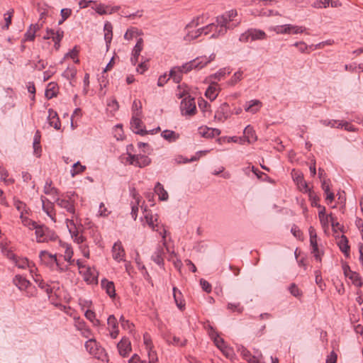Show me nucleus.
Wrapping results in <instances>:
<instances>
[{
	"mask_svg": "<svg viewBox=\"0 0 363 363\" xmlns=\"http://www.w3.org/2000/svg\"><path fill=\"white\" fill-rule=\"evenodd\" d=\"M241 22V20L238 18V13L236 10H230L225 12L220 16L216 18V23H218L220 28L218 33L212 34L211 38H216L219 36L224 35L228 29H233L238 26Z\"/></svg>",
	"mask_w": 363,
	"mask_h": 363,
	"instance_id": "1",
	"label": "nucleus"
},
{
	"mask_svg": "<svg viewBox=\"0 0 363 363\" xmlns=\"http://www.w3.org/2000/svg\"><path fill=\"white\" fill-rule=\"evenodd\" d=\"M166 230L163 228L162 232H160L162 235V240L161 244H159L152 255V259L158 265L162 266L164 264V256L166 252H169V248L166 242Z\"/></svg>",
	"mask_w": 363,
	"mask_h": 363,
	"instance_id": "2",
	"label": "nucleus"
},
{
	"mask_svg": "<svg viewBox=\"0 0 363 363\" xmlns=\"http://www.w3.org/2000/svg\"><path fill=\"white\" fill-rule=\"evenodd\" d=\"M55 202L58 206L65 209L67 213L72 215L71 219H67V227L69 225L75 226L74 218H77V215L75 212L74 201L70 198L67 199L64 198H57Z\"/></svg>",
	"mask_w": 363,
	"mask_h": 363,
	"instance_id": "3",
	"label": "nucleus"
},
{
	"mask_svg": "<svg viewBox=\"0 0 363 363\" xmlns=\"http://www.w3.org/2000/svg\"><path fill=\"white\" fill-rule=\"evenodd\" d=\"M36 241L38 242H48L58 238L57 234L43 225H38L35 228Z\"/></svg>",
	"mask_w": 363,
	"mask_h": 363,
	"instance_id": "4",
	"label": "nucleus"
},
{
	"mask_svg": "<svg viewBox=\"0 0 363 363\" xmlns=\"http://www.w3.org/2000/svg\"><path fill=\"white\" fill-rule=\"evenodd\" d=\"M203 17H197L196 18L193 19L189 24L186 25L185 28L186 34L184 38L185 40L189 41L196 39L202 34L201 28L194 30L197 26L202 23V21H201Z\"/></svg>",
	"mask_w": 363,
	"mask_h": 363,
	"instance_id": "5",
	"label": "nucleus"
},
{
	"mask_svg": "<svg viewBox=\"0 0 363 363\" xmlns=\"http://www.w3.org/2000/svg\"><path fill=\"white\" fill-rule=\"evenodd\" d=\"M213 59L208 60L206 57H197L181 67H177L182 69V73H187L193 69H201L210 62Z\"/></svg>",
	"mask_w": 363,
	"mask_h": 363,
	"instance_id": "6",
	"label": "nucleus"
},
{
	"mask_svg": "<svg viewBox=\"0 0 363 363\" xmlns=\"http://www.w3.org/2000/svg\"><path fill=\"white\" fill-rule=\"evenodd\" d=\"M270 30H274L277 34H298L303 33L306 30V28L302 26L286 24L272 27Z\"/></svg>",
	"mask_w": 363,
	"mask_h": 363,
	"instance_id": "7",
	"label": "nucleus"
},
{
	"mask_svg": "<svg viewBox=\"0 0 363 363\" xmlns=\"http://www.w3.org/2000/svg\"><path fill=\"white\" fill-rule=\"evenodd\" d=\"M126 162L130 164L143 168L149 165L151 162V160L147 155H143L141 154L133 155L128 153V157H126Z\"/></svg>",
	"mask_w": 363,
	"mask_h": 363,
	"instance_id": "8",
	"label": "nucleus"
},
{
	"mask_svg": "<svg viewBox=\"0 0 363 363\" xmlns=\"http://www.w3.org/2000/svg\"><path fill=\"white\" fill-rule=\"evenodd\" d=\"M180 108L182 115H194L196 112V106L194 99L191 98L189 95L185 96L181 102Z\"/></svg>",
	"mask_w": 363,
	"mask_h": 363,
	"instance_id": "9",
	"label": "nucleus"
},
{
	"mask_svg": "<svg viewBox=\"0 0 363 363\" xmlns=\"http://www.w3.org/2000/svg\"><path fill=\"white\" fill-rule=\"evenodd\" d=\"M85 348L89 354L94 355L97 359H101L104 354V350L94 338H89L85 342Z\"/></svg>",
	"mask_w": 363,
	"mask_h": 363,
	"instance_id": "10",
	"label": "nucleus"
},
{
	"mask_svg": "<svg viewBox=\"0 0 363 363\" xmlns=\"http://www.w3.org/2000/svg\"><path fill=\"white\" fill-rule=\"evenodd\" d=\"M141 113H142L141 111H138V112L134 111V113L133 114V116H132L130 124H131V128L135 133L143 135L147 133V131L143 130L141 128V125H142V121L140 119Z\"/></svg>",
	"mask_w": 363,
	"mask_h": 363,
	"instance_id": "11",
	"label": "nucleus"
},
{
	"mask_svg": "<svg viewBox=\"0 0 363 363\" xmlns=\"http://www.w3.org/2000/svg\"><path fill=\"white\" fill-rule=\"evenodd\" d=\"M229 105L227 103L222 104L215 113L214 118L218 121L224 122L230 116Z\"/></svg>",
	"mask_w": 363,
	"mask_h": 363,
	"instance_id": "12",
	"label": "nucleus"
},
{
	"mask_svg": "<svg viewBox=\"0 0 363 363\" xmlns=\"http://www.w3.org/2000/svg\"><path fill=\"white\" fill-rule=\"evenodd\" d=\"M39 257L43 263L50 265L55 264L59 269L62 270L55 255H52L45 250H43L40 252Z\"/></svg>",
	"mask_w": 363,
	"mask_h": 363,
	"instance_id": "13",
	"label": "nucleus"
},
{
	"mask_svg": "<svg viewBox=\"0 0 363 363\" xmlns=\"http://www.w3.org/2000/svg\"><path fill=\"white\" fill-rule=\"evenodd\" d=\"M41 201L43 203V209L46 214L51 218L54 222H56L55 218V210L54 203L47 200L45 197L41 196Z\"/></svg>",
	"mask_w": 363,
	"mask_h": 363,
	"instance_id": "14",
	"label": "nucleus"
},
{
	"mask_svg": "<svg viewBox=\"0 0 363 363\" xmlns=\"http://www.w3.org/2000/svg\"><path fill=\"white\" fill-rule=\"evenodd\" d=\"M117 348L119 354L123 357L128 355L131 351V345L128 338L123 337L121 340L118 343Z\"/></svg>",
	"mask_w": 363,
	"mask_h": 363,
	"instance_id": "15",
	"label": "nucleus"
},
{
	"mask_svg": "<svg viewBox=\"0 0 363 363\" xmlns=\"http://www.w3.org/2000/svg\"><path fill=\"white\" fill-rule=\"evenodd\" d=\"M112 254L113 258L117 262L123 260L125 253L121 242L114 243L112 247Z\"/></svg>",
	"mask_w": 363,
	"mask_h": 363,
	"instance_id": "16",
	"label": "nucleus"
},
{
	"mask_svg": "<svg viewBox=\"0 0 363 363\" xmlns=\"http://www.w3.org/2000/svg\"><path fill=\"white\" fill-rule=\"evenodd\" d=\"M48 113L49 114L48 119L50 125L54 127V128H55L56 130H60L61 127V123L57 112L50 108L49 109Z\"/></svg>",
	"mask_w": 363,
	"mask_h": 363,
	"instance_id": "17",
	"label": "nucleus"
},
{
	"mask_svg": "<svg viewBox=\"0 0 363 363\" xmlns=\"http://www.w3.org/2000/svg\"><path fill=\"white\" fill-rule=\"evenodd\" d=\"M249 34L250 35V40L255 41L258 40H265L267 34L262 30L250 28L249 29Z\"/></svg>",
	"mask_w": 363,
	"mask_h": 363,
	"instance_id": "18",
	"label": "nucleus"
},
{
	"mask_svg": "<svg viewBox=\"0 0 363 363\" xmlns=\"http://www.w3.org/2000/svg\"><path fill=\"white\" fill-rule=\"evenodd\" d=\"M219 93L218 84L216 83H212L208 88L206 89L205 96L211 101H213L217 97Z\"/></svg>",
	"mask_w": 363,
	"mask_h": 363,
	"instance_id": "19",
	"label": "nucleus"
},
{
	"mask_svg": "<svg viewBox=\"0 0 363 363\" xmlns=\"http://www.w3.org/2000/svg\"><path fill=\"white\" fill-rule=\"evenodd\" d=\"M338 246L340 250L345 254L346 257H350V246L348 245V240L345 235H342L338 241Z\"/></svg>",
	"mask_w": 363,
	"mask_h": 363,
	"instance_id": "20",
	"label": "nucleus"
},
{
	"mask_svg": "<svg viewBox=\"0 0 363 363\" xmlns=\"http://www.w3.org/2000/svg\"><path fill=\"white\" fill-rule=\"evenodd\" d=\"M13 283L20 290H25L30 285V281L21 275H16L15 277Z\"/></svg>",
	"mask_w": 363,
	"mask_h": 363,
	"instance_id": "21",
	"label": "nucleus"
},
{
	"mask_svg": "<svg viewBox=\"0 0 363 363\" xmlns=\"http://www.w3.org/2000/svg\"><path fill=\"white\" fill-rule=\"evenodd\" d=\"M244 138L248 143H254L257 140L255 131L251 125H247L244 130Z\"/></svg>",
	"mask_w": 363,
	"mask_h": 363,
	"instance_id": "22",
	"label": "nucleus"
},
{
	"mask_svg": "<svg viewBox=\"0 0 363 363\" xmlns=\"http://www.w3.org/2000/svg\"><path fill=\"white\" fill-rule=\"evenodd\" d=\"M101 286L104 289L106 293L109 295L110 297H113L116 295L115 293V286L113 281H109L107 279H103L101 281Z\"/></svg>",
	"mask_w": 363,
	"mask_h": 363,
	"instance_id": "23",
	"label": "nucleus"
},
{
	"mask_svg": "<svg viewBox=\"0 0 363 363\" xmlns=\"http://www.w3.org/2000/svg\"><path fill=\"white\" fill-rule=\"evenodd\" d=\"M155 192L158 195L160 201H167L169 196L164 186L160 182H157L155 186Z\"/></svg>",
	"mask_w": 363,
	"mask_h": 363,
	"instance_id": "24",
	"label": "nucleus"
},
{
	"mask_svg": "<svg viewBox=\"0 0 363 363\" xmlns=\"http://www.w3.org/2000/svg\"><path fill=\"white\" fill-rule=\"evenodd\" d=\"M262 106L259 100H252L245 106V110L247 112L255 113L257 112Z\"/></svg>",
	"mask_w": 363,
	"mask_h": 363,
	"instance_id": "25",
	"label": "nucleus"
},
{
	"mask_svg": "<svg viewBox=\"0 0 363 363\" xmlns=\"http://www.w3.org/2000/svg\"><path fill=\"white\" fill-rule=\"evenodd\" d=\"M162 137L169 143L175 142L179 138V134L170 130H165L161 134Z\"/></svg>",
	"mask_w": 363,
	"mask_h": 363,
	"instance_id": "26",
	"label": "nucleus"
},
{
	"mask_svg": "<svg viewBox=\"0 0 363 363\" xmlns=\"http://www.w3.org/2000/svg\"><path fill=\"white\" fill-rule=\"evenodd\" d=\"M173 296L177 307L182 310L185 306L182 300V294L176 287L173 288Z\"/></svg>",
	"mask_w": 363,
	"mask_h": 363,
	"instance_id": "27",
	"label": "nucleus"
},
{
	"mask_svg": "<svg viewBox=\"0 0 363 363\" xmlns=\"http://www.w3.org/2000/svg\"><path fill=\"white\" fill-rule=\"evenodd\" d=\"M211 338L213 340V342L216 347L220 350H223L225 346H227L224 340L219 337V335L215 332H212L210 334Z\"/></svg>",
	"mask_w": 363,
	"mask_h": 363,
	"instance_id": "28",
	"label": "nucleus"
},
{
	"mask_svg": "<svg viewBox=\"0 0 363 363\" xmlns=\"http://www.w3.org/2000/svg\"><path fill=\"white\" fill-rule=\"evenodd\" d=\"M57 84L54 82L48 84V87L45 90V96L48 99H50L57 96Z\"/></svg>",
	"mask_w": 363,
	"mask_h": 363,
	"instance_id": "29",
	"label": "nucleus"
},
{
	"mask_svg": "<svg viewBox=\"0 0 363 363\" xmlns=\"http://www.w3.org/2000/svg\"><path fill=\"white\" fill-rule=\"evenodd\" d=\"M61 246L65 249V259L67 260L70 264H72L74 262V260L72 259V257L73 256V250L71 246L65 242L62 243Z\"/></svg>",
	"mask_w": 363,
	"mask_h": 363,
	"instance_id": "30",
	"label": "nucleus"
},
{
	"mask_svg": "<svg viewBox=\"0 0 363 363\" xmlns=\"http://www.w3.org/2000/svg\"><path fill=\"white\" fill-rule=\"evenodd\" d=\"M39 29V26L38 24L31 25L29 29L25 34L24 40H33L35 39V32Z\"/></svg>",
	"mask_w": 363,
	"mask_h": 363,
	"instance_id": "31",
	"label": "nucleus"
},
{
	"mask_svg": "<svg viewBox=\"0 0 363 363\" xmlns=\"http://www.w3.org/2000/svg\"><path fill=\"white\" fill-rule=\"evenodd\" d=\"M133 198L135 200L134 203H132L131 206V215L134 220H136L138 212V205L140 203V196L138 194H133Z\"/></svg>",
	"mask_w": 363,
	"mask_h": 363,
	"instance_id": "32",
	"label": "nucleus"
},
{
	"mask_svg": "<svg viewBox=\"0 0 363 363\" xmlns=\"http://www.w3.org/2000/svg\"><path fill=\"white\" fill-rule=\"evenodd\" d=\"M220 28V26H218V23L215 24L214 23H210L208 26L201 28L202 33H204L205 35H208L211 32H213V34L218 33V30Z\"/></svg>",
	"mask_w": 363,
	"mask_h": 363,
	"instance_id": "33",
	"label": "nucleus"
},
{
	"mask_svg": "<svg viewBox=\"0 0 363 363\" xmlns=\"http://www.w3.org/2000/svg\"><path fill=\"white\" fill-rule=\"evenodd\" d=\"M104 38L106 43H110L112 40V25L109 22H106L104 25Z\"/></svg>",
	"mask_w": 363,
	"mask_h": 363,
	"instance_id": "34",
	"label": "nucleus"
},
{
	"mask_svg": "<svg viewBox=\"0 0 363 363\" xmlns=\"http://www.w3.org/2000/svg\"><path fill=\"white\" fill-rule=\"evenodd\" d=\"M141 35V32L136 28H131L127 30L124 35V38L125 40H130L133 38L137 37Z\"/></svg>",
	"mask_w": 363,
	"mask_h": 363,
	"instance_id": "35",
	"label": "nucleus"
},
{
	"mask_svg": "<svg viewBox=\"0 0 363 363\" xmlns=\"http://www.w3.org/2000/svg\"><path fill=\"white\" fill-rule=\"evenodd\" d=\"M20 218L23 225L28 227L30 230H35V228H36V226L38 225L36 222L33 221L32 220L28 218L27 217H24L23 215V212H21Z\"/></svg>",
	"mask_w": 363,
	"mask_h": 363,
	"instance_id": "36",
	"label": "nucleus"
},
{
	"mask_svg": "<svg viewBox=\"0 0 363 363\" xmlns=\"http://www.w3.org/2000/svg\"><path fill=\"white\" fill-rule=\"evenodd\" d=\"M352 282V284L357 287H361L363 285V281L360 275L354 272L353 273H350V276L348 277Z\"/></svg>",
	"mask_w": 363,
	"mask_h": 363,
	"instance_id": "37",
	"label": "nucleus"
},
{
	"mask_svg": "<svg viewBox=\"0 0 363 363\" xmlns=\"http://www.w3.org/2000/svg\"><path fill=\"white\" fill-rule=\"evenodd\" d=\"M44 193L48 195H57L58 194V190L52 186V182L51 181H47L45 186H44Z\"/></svg>",
	"mask_w": 363,
	"mask_h": 363,
	"instance_id": "38",
	"label": "nucleus"
},
{
	"mask_svg": "<svg viewBox=\"0 0 363 363\" xmlns=\"http://www.w3.org/2000/svg\"><path fill=\"white\" fill-rule=\"evenodd\" d=\"M170 77L173 78L174 82L179 83L182 79V69L177 67H174L170 71Z\"/></svg>",
	"mask_w": 363,
	"mask_h": 363,
	"instance_id": "39",
	"label": "nucleus"
},
{
	"mask_svg": "<svg viewBox=\"0 0 363 363\" xmlns=\"http://www.w3.org/2000/svg\"><path fill=\"white\" fill-rule=\"evenodd\" d=\"M13 13V10L11 9V11H8L4 14V21L5 24L2 26L3 30H8L9 28V26L11 23V19Z\"/></svg>",
	"mask_w": 363,
	"mask_h": 363,
	"instance_id": "40",
	"label": "nucleus"
},
{
	"mask_svg": "<svg viewBox=\"0 0 363 363\" xmlns=\"http://www.w3.org/2000/svg\"><path fill=\"white\" fill-rule=\"evenodd\" d=\"M86 167L84 165H82L79 162H77L72 166V169L71 170V174L72 177L83 172L85 170Z\"/></svg>",
	"mask_w": 363,
	"mask_h": 363,
	"instance_id": "41",
	"label": "nucleus"
},
{
	"mask_svg": "<svg viewBox=\"0 0 363 363\" xmlns=\"http://www.w3.org/2000/svg\"><path fill=\"white\" fill-rule=\"evenodd\" d=\"M107 324L110 330L118 329V323L114 315L108 316L107 319Z\"/></svg>",
	"mask_w": 363,
	"mask_h": 363,
	"instance_id": "42",
	"label": "nucleus"
},
{
	"mask_svg": "<svg viewBox=\"0 0 363 363\" xmlns=\"http://www.w3.org/2000/svg\"><path fill=\"white\" fill-rule=\"evenodd\" d=\"M143 49V40L142 38H139L137 40L136 45L133 48L132 53L136 56H140L141 51Z\"/></svg>",
	"mask_w": 363,
	"mask_h": 363,
	"instance_id": "43",
	"label": "nucleus"
},
{
	"mask_svg": "<svg viewBox=\"0 0 363 363\" xmlns=\"http://www.w3.org/2000/svg\"><path fill=\"white\" fill-rule=\"evenodd\" d=\"M77 69L75 67H67V69L63 72L62 76L66 79L71 80L76 77Z\"/></svg>",
	"mask_w": 363,
	"mask_h": 363,
	"instance_id": "44",
	"label": "nucleus"
},
{
	"mask_svg": "<svg viewBox=\"0 0 363 363\" xmlns=\"http://www.w3.org/2000/svg\"><path fill=\"white\" fill-rule=\"evenodd\" d=\"M145 218L146 220L147 223L148 225L153 230H158L156 229V227L157 225H155L154 222L157 220V218H156L155 220H153V216L150 213H146L145 215Z\"/></svg>",
	"mask_w": 363,
	"mask_h": 363,
	"instance_id": "45",
	"label": "nucleus"
},
{
	"mask_svg": "<svg viewBox=\"0 0 363 363\" xmlns=\"http://www.w3.org/2000/svg\"><path fill=\"white\" fill-rule=\"evenodd\" d=\"M70 226L71 225L68 227L69 230L72 233V236L74 238V241L78 244H82L85 240V238L82 235H79L77 230H75L72 233Z\"/></svg>",
	"mask_w": 363,
	"mask_h": 363,
	"instance_id": "46",
	"label": "nucleus"
},
{
	"mask_svg": "<svg viewBox=\"0 0 363 363\" xmlns=\"http://www.w3.org/2000/svg\"><path fill=\"white\" fill-rule=\"evenodd\" d=\"M291 295L296 298H300L302 296L301 291L298 288L295 284H291L289 288Z\"/></svg>",
	"mask_w": 363,
	"mask_h": 363,
	"instance_id": "47",
	"label": "nucleus"
},
{
	"mask_svg": "<svg viewBox=\"0 0 363 363\" xmlns=\"http://www.w3.org/2000/svg\"><path fill=\"white\" fill-rule=\"evenodd\" d=\"M295 179H296L297 184L299 185V187L301 188V189H304L306 191H309V189L308 188V185L303 179V175L298 174L296 177Z\"/></svg>",
	"mask_w": 363,
	"mask_h": 363,
	"instance_id": "48",
	"label": "nucleus"
},
{
	"mask_svg": "<svg viewBox=\"0 0 363 363\" xmlns=\"http://www.w3.org/2000/svg\"><path fill=\"white\" fill-rule=\"evenodd\" d=\"M14 262L18 268L24 269L26 267H30L26 258H16Z\"/></svg>",
	"mask_w": 363,
	"mask_h": 363,
	"instance_id": "49",
	"label": "nucleus"
},
{
	"mask_svg": "<svg viewBox=\"0 0 363 363\" xmlns=\"http://www.w3.org/2000/svg\"><path fill=\"white\" fill-rule=\"evenodd\" d=\"M228 309L232 311L233 312H238L239 313H242L243 311V308L240 306V303H229L228 304Z\"/></svg>",
	"mask_w": 363,
	"mask_h": 363,
	"instance_id": "50",
	"label": "nucleus"
},
{
	"mask_svg": "<svg viewBox=\"0 0 363 363\" xmlns=\"http://www.w3.org/2000/svg\"><path fill=\"white\" fill-rule=\"evenodd\" d=\"M242 77V71H238L236 72L233 76L232 77L231 79L229 82V84L230 85H235L237 82L240 81Z\"/></svg>",
	"mask_w": 363,
	"mask_h": 363,
	"instance_id": "51",
	"label": "nucleus"
},
{
	"mask_svg": "<svg viewBox=\"0 0 363 363\" xmlns=\"http://www.w3.org/2000/svg\"><path fill=\"white\" fill-rule=\"evenodd\" d=\"M149 363H157L158 358L157 353L152 348L147 349Z\"/></svg>",
	"mask_w": 363,
	"mask_h": 363,
	"instance_id": "52",
	"label": "nucleus"
},
{
	"mask_svg": "<svg viewBox=\"0 0 363 363\" xmlns=\"http://www.w3.org/2000/svg\"><path fill=\"white\" fill-rule=\"evenodd\" d=\"M74 326L79 331L87 327L85 322L79 317L74 318Z\"/></svg>",
	"mask_w": 363,
	"mask_h": 363,
	"instance_id": "53",
	"label": "nucleus"
},
{
	"mask_svg": "<svg viewBox=\"0 0 363 363\" xmlns=\"http://www.w3.org/2000/svg\"><path fill=\"white\" fill-rule=\"evenodd\" d=\"M337 128H343L348 131H354V127L350 123H349L347 121H341L340 123H338V125L337 126Z\"/></svg>",
	"mask_w": 363,
	"mask_h": 363,
	"instance_id": "54",
	"label": "nucleus"
},
{
	"mask_svg": "<svg viewBox=\"0 0 363 363\" xmlns=\"http://www.w3.org/2000/svg\"><path fill=\"white\" fill-rule=\"evenodd\" d=\"M64 35V32L61 29H58L55 31V35H54L52 40L55 43L56 45H58V43L61 41Z\"/></svg>",
	"mask_w": 363,
	"mask_h": 363,
	"instance_id": "55",
	"label": "nucleus"
},
{
	"mask_svg": "<svg viewBox=\"0 0 363 363\" xmlns=\"http://www.w3.org/2000/svg\"><path fill=\"white\" fill-rule=\"evenodd\" d=\"M294 46L297 47L298 50L302 52H308V45L304 42H296L294 44Z\"/></svg>",
	"mask_w": 363,
	"mask_h": 363,
	"instance_id": "56",
	"label": "nucleus"
},
{
	"mask_svg": "<svg viewBox=\"0 0 363 363\" xmlns=\"http://www.w3.org/2000/svg\"><path fill=\"white\" fill-rule=\"evenodd\" d=\"M341 121H335V120H323V121H321V123L323 125H325V126H330L332 128H337V126L338 125V123H340Z\"/></svg>",
	"mask_w": 363,
	"mask_h": 363,
	"instance_id": "57",
	"label": "nucleus"
},
{
	"mask_svg": "<svg viewBox=\"0 0 363 363\" xmlns=\"http://www.w3.org/2000/svg\"><path fill=\"white\" fill-rule=\"evenodd\" d=\"M200 284L203 291L207 293H210L211 291V285L206 280L201 279L200 281Z\"/></svg>",
	"mask_w": 363,
	"mask_h": 363,
	"instance_id": "58",
	"label": "nucleus"
},
{
	"mask_svg": "<svg viewBox=\"0 0 363 363\" xmlns=\"http://www.w3.org/2000/svg\"><path fill=\"white\" fill-rule=\"evenodd\" d=\"M315 282L316 284L319 286V287L320 288L321 290H323V279H322V277H321V274H320V272L317 270L315 272Z\"/></svg>",
	"mask_w": 363,
	"mask_h": 363,
	"instance_id": "59",
	"label": "nucleus"
},
{
	"mask_svg": "<svg viewBox=\"0 0 363 363\" xmlns=\"http://www.w3.org/2000/svg\"><path fill=\"white\" fill-rule=\"evenodd\" d=\"M337 359V355L332 351L330 354L327 357L326 363H336Z\"/></svg>",
	"mask_w": 363,
	"mask_h": 363,
	"instance_id": "60",
	"label": "nucleus"
},
{
	"mask_svg": "<svg viewBox=\"0 0 363 363\" xmlns=\"http://www.w3.org/2000/svg\"><path fill=\"white\" fill-rule=\"evenodd\" d=\"M99 216H108V215L110 213V212L108 211V209L106 208L105 205L103 203H101L99 206Z\"/></svg>",
	"mask_w": 363,
	"mask_h": 363,
	"instance_id": "61",
	"label": "nucleus"
},
{
	"mask_svg": "<svg viewBox=\"0 0 363 363\" xmlns=\"http://www.w3.org/2000/svg\"><path fill=\"white\" fill-rule=\"evenodd\" d=\"M60 13L62 18V21H65L70 16L72 10L70 9H62L60 11Z\"/></svg>",
	"mask_w": 363,
	"mask_h": 363,
	"instance_id": "62",
	"label": "nucleus"
},
{
	"mask_svg": "<svg viewBox=\"0 0 363 363\" xmlns=\"http://www.w3.org/2000/svg\"><path fill=\"white\" fill-rule=\"evenodd\" d=\"M144 343L146 345V349L152 348V340L148 334H145L143 336Z\"/></svg>",
	"mask_w": 363,
	"mask_h": 363,
	"instance_id": "63",
	"label": "nucleus"
},
{
	"mask_svg": "<svg viewBox=\"0 0 363 363\" xmlns=\"http://www.w3.org/2000/svg\"><path fill=\"white\" fill-rule=\"evenodd\" d=\"M186 340H182L179 337L174 336L172 337V341L171 342V343L178 346H183L186 344Z\"/></svg>",
	"mask_w": 363,
	"mask_h": 363,
	"instance_id": "64",
	"label": "nucleus"
}]
</instances>
